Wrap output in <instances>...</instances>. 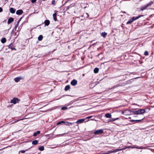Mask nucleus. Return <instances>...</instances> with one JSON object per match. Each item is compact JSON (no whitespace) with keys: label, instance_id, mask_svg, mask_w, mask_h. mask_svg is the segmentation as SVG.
Listing matches in <instances>:
<instances>
[{"label":"nucleus","instance_id":"31","mask_svg":"<svg viewBox=\"0 0 154 154\" xmlns=\"http://www.w3.org/2000/svg\"><path fill=\"white\" fill-rule=\"evenodd\" d=\"M22 17H21L20 19V20H18L17 22V24H16V25L14 27V28L15 29H16V28H17V26H18L19 24V22L20 21V20H21V19H22Z\"/></svg>","mask_w":154,"mask_h":154},{"label":"nucleus","instance_id":"41","mask_svg":"<svg viewBox=\"0 0 154 154\" xmlns=\"http://www.w3.org/2000/svg\"><path fill=\"white\" fill-rule=\"evenodd\" d=\"M20 152L22 153H24L25 152V151L24 150H22Z\"/></svg>","mask_w":154,"mask_h":154},{"label":"nucleus","instance_id":"43","mask_svg":"<svg viewBox=\"0 0 154 154\" xmlns=\"http://www.w3.org/2000/svg\"><path fill=\"white\" fill-rule=\"evenodd\" d=\"M134 121H136V120H131V122H133Z\"/></svg>","mask_w":154,"mask_h":154},{"label":"nucleus","instance_id":"3","mask_svg":"<svg viewBox=\"0 0 154 154\" xmlns=\"http://www.w3.org/2000/svg\"><path fill=\"white\" fill-rule=\"evenodd\" d=\"M20 101V100L18 99L17 98L14 97L11 100L10 103H12L14 104H16L17 103H19Z\"/></svg>","mask_w":154,"mask_h":154},{"label":"nucleus","instance_id":"45","mask_svg":"<svg viewBox=\"0 0 154 154\" xmlns=\"http://www.w3.org/2000/svg\"><path fill=\"white\" fill-rule=\"evenodd\" d=\"M124 12V13H126V12Z\"/></svg>","mask_w":154,"mask_h":154},{"label":"nucleus","instance_id":"23","mask_svg":"<svg viewBox=\"0 0 154 154\" xmlns=\"http://www.w3.org/2000/svg\"><path fill=\"white\" fill-rule=\"evenodd\" d=\"M40 133V131H38L36 132H34L33 134V136H36L37 134H39Z\"/></svg>","mask_w":154,"mask_h":154},{"label":"nucleus","instance_id":"10","mask_svg":"<svg viewBox=\"0 0 154 154\" xmlns=\"http://www.w3.org/2000/svg\"><path fill=\"white\" fill-rule=\"evenodd\" d=\"M133 80V79H131L130 80H129L127 81L126 82V83H123L122 84L123 85H126V84H131V83L132 82Z\"/></svg>","mask_w":154,"mask_h":154},{"label":"nucleus","instance_id":"32","mask_svg":"<svg viewBox=\"0 0 154 154\" xmlns=\"http://www.w3.org/2000/svg\"><path fill=\"white\" fill-rule=\"evenodd\" d=\"M64 122L63 121H61L58 122L57 123V125H59L61 124V123H64Z\"/></svg>","mask_w":154,"mask_h":154},{"label":"nucleus","instance_id":"30","mask_svg":"<svg viewBox=\"0 0 154 154\" xmlns=\"http://www.w3.org/2000/svg\"><path fill=\"white\" fill-rule=\"evenodd\" d=\"M122 85H120L119 84H118V85H115L113 86V88H112L114 89V88H117V87H119V86H122Z\"/></svg>","mask_w":154,"mask_h":154},{"label":"nucleus","instance_id":"16","mask_svg":"<svg viewBox=\"0 0 154 154\" xmlns=\"http://www.w3.org/2000/svg\"><path fill=\"white\" fill-rule=\"evenodd\" d=\"M45 25L46 26H48L49 25L50 23V21L49 20H46L44 22Z\"/></svg>","mask_w":154,"mask_h":154},{"label":"nucleus","instance_id":"39","mask_svg":"<svg viewBox=\"0 0 154 154\" xmlns=\"http://www.w3.org/2000/svg\"><path fill=\"white\" fill-rule=\"evenodd\" d=\"M126 148H126V147H124V148H121V150H124L125 149H126Z\"/></svg>","mask_w":154,"mask_h":154},{"label":"nucleus","instance_id":"2","mask_svg":"<svg viewBox=\"0 0 154 154\" xmlns=\"http://www.w3.org/2000/svg\"><path fill=\"white\" fill-rule=\"evenodd\" d=\"M146 112L145 109H140L138 110H135L133 111L134 114L135 115H140L143 114Z\"/></svg>","mask_w":154,"mask_h":154},{"label":"nucleus","instance_id":"37","mask_svg":"<svg viewBox=\"0 0 154 154\" xmlns=\"http://www.w3.org/2000/svg\"><path fill=\"white\" fill-rule=\"evenodd\" d=\"M37 0H31V2L32 3H35Z\"/></svg>","mask_w":154,"mask_h":154},{"label":"nucleus","instance_id":"38","mask_svg":"<svg viewBox=\"0 0 154 154\" xmlns=\"http://www.w3.org/2000/svg\"><path fill=\"white\" fill-rule=\"evenodd\" d=\"M126 148H133V147L131 146H129L126 147Z\"/></svg>","mask_w":154,"mask_h":154},{"label":"nucleus","instance_id":"21","mask_svg":"<svg viewBox=\"0 0 154 154\" xmlns=\"http://www.w3.org/2000/svg\"><path fill=\"white\" fill-rule=\"evenodd\" d=\"M70 88V86L69 85H67L65 87L64 90L65 91H68Z\"/></svg>","mask_w":154,"mask_h":154},{"label":"nucleus","instance_id":"9","mask_svg":"<svg viewBox=\"0 0 154 154\" xmlns=\"http://www.w3.org/2000/svg\"><path fill=\"white\" fill-rule=\"evenodd\" d=\"M23 13V11L21 9L17 10L16 12V14L18 15H20Z\"/></svg>","mask_w":154,"mask_h":154},{"label":"nucleus","instance_id":"20","mask_svg":"<svg viewBox=\"0 0 154 154\" xmlns=\"http://www.w3.org/2000/svg\"><path fill=\"white\" fill-rule=\"evenodd\" d=\"M53 17L54 20V21H56L57 20V14L56 13H54L53 14Z\"/></svg>","mask_w":154,"mask_h":154},{"label":"nucleus","instance_id":"42","mask_svg":"<svg viewBox=\"0 0 154 154\" xmlns=\"http://www.w3.org/2000/svg\"><path fill=\"white\" fill-rule=\"evenodd\" d=\"M92 117V116H88V117H86V118L88 119H89V118H91Z\"/></svg>","mask_w":154,"mask_h":154},{"label":"nucleus","instance_id":"12","mask_svg":"<svg viewBox=\"0 0 154 154\" xmlns=\"http://www.w3.org/2000/svg\"><path fill=\"white\" fill-rule=\"evenodd\" d=\"M14 20V19L12 17H10L8 20V24H10Z\"/></svg>","mask_w":154,"mask_h":154},{"label":"nucleus","instance_id":"22","mask_svg":"<svg viewBox=\"0 0 154 154\" xmlns=\"http://www.w3.org/2000/svg\"><path fill=\"white\" fill-rule=\"evenodd\" d=\"M6 39L5 38H3L1 40V42L2 43H4L6 42Z\"/></svg>","mask_w":154,"mask_h":154},{"label":"nucleus","instance_id":"13","mask_svg":"<svg viewBox=\"0 0 154 154\" xmlns=\"http://www.w3.org/2000/svg\"><path fill=\"white\" fill-rule=\"evenodd\" d=\"M147 8L146 5L141 6L140 8V10L141 11H143L145 10Z\"/></svg>","mask_w":154,"mask_h":154},{"label":"nucleus","instance_id":"17","mask_svg":"<svg viewBox=\"0 0 154 154\" xmlns=\"http://www.w3.org/2000/svg\"><path fill=\"white\" fill-rule=\"evenodd\" d=\"M121 150V149H115L114 150L112 151H110L109 152L110 153H113V152H117L120 151Z\"/></svg>","mask_w":154,"mask_h":154},{"label":"nucleus","instance_id":"34","mask_svg":"<svg viewBox=\"0 0 154 154\" xmlns=\"http://www.w3.org/2000/svg\"><path fill=\"white\" fill-rule=\"evenodd\" d=\"M68 108L67 107H63L61 108V109L63 110H64L67 109Z\"/></svg>","mask_w":154,"mask_h":154},{"label":"nucleus","instance_id":"18","mask_svg":"<svg viewBox=\"0 0 154 154\" xmlns=\"http://www.w3.org/2000/svg\"><path fill=\"white\" fill-rule=\"evenodd\" d=\"M105 116L107 118H111L112 115L110 113H107L105 114Z\"/></svg>","mask_w":154,"mask_h":154},{"label":"nucleus","instance_id":"26","mask_svg":"<svg viewBox=\"0 0 154 154\" xmlns=\"http://www.w3.org/2000/svg\"><path fill=\"white\" fill-rule=\"evenodd\" d=\"M107 35V33L106 32H103L101 34L102 36L103 37H105Z\"/></svg>","mask_w":154,"mask_h":154},{"label":"nucleus","instance_id":"35","mask_svg":"<svg viewBox=\"0 0 154 154\" xmlns=\"http://www.w3.org/2000/svg\"><path fill=\"white\" fill-rule=\"evenodd\" d=\"M52 4L53 5H55V2L54 0H53L52 1Z\"/></svg>","mask_w":154,"mask_h":154},{"label":"nucleus","instance_id":"4","mask_svg":"<svg viewBox=\"0 0 154 154\" xmlns=\"http://www.w3.org/2000/svg\"><path fill=\"white\" fill-rule=\"evenodd\" d=\"M103 133V130L102 129L97 130L94 132V133L96 135L101 134Z\"/></svg>","mask_w":154,"mask_h":154},{"label":"nucleus","instance_id":"8","mask_svg":"<svg viewBox=\"0 0 154 154\" xmlns=\"http://www.w3.org/2000/svg\"><path fill=\"white\" fill-rule=\"evenodd\" d=\"M77 81L75 79H73L71 82V84L72 86H75L77 85Z\"/></svg>","mask_w":154,"mask_h":154},{"label":"nucleus","instance_id":"14","mask_svg":"<svg viewBox=\"0 0 154 154\" xmlns=\"http://www.w3.org/2000/svg\"><path fill=\"white\" fill-rule=\"evenodd\" d=\"M15 11L16 9L13 8H11L10 9V12L12 14L14 13L15 12Z\"/></svg>","mask_w":154,"mask_h":154},{"label":"nucleus","instance_id":"7","mask_svg":"<svg viewBox=\"0 0 154 154\" xmlns=\"http://www.w3.org/2000/svg\"><path fill=\"white\" fill-rule=\"evenodd\" d=\"M85 120V119H80L78 120L75 123L77 124H80L84 122Z\"/></svg>","mask_w":154,"mask_h":154},{"label":"nucleus","instance_id":"27","mask_svg":"<svg viewBox=\"0 0 154 154\" xmlns=\"http://www.w3.org/2000/svg\"><path fill=\"white\" fill-rule=\"evenodd\" d=\"M99 69L98 68H95L94 69V72L95 73H97L99 71Z\"/></svg>","mask_w":154,"mask_h":154},{"label":"nucleus","instance_id":"24","mask_svg":"<svg viewBox=\"0 0 154 154\" xmlns=\"http://www.w3.org/2000/svg\"><path fill=\"white\" fill-rule=\"evenodd\" d=\"M20 79L21 78L20 77H17L14 79V80L15 82H19Z\"/></svg>","mask_w":154,"mask_h":154},{"label":"nucleus","instance_id":"25","mask_svg":"<svg viewBox=\"0 0 154 154\" xmlns=\"http://www.w3.org/2000/svg\"><path fill=\"white\" fill-rule=\"evenodd\" d=\"M38 143V141L37 140H35L33 141L32 142V143L33 145H36Z\"/></svg>","mask_w":154,"mask_h":154},{"label":"nucleus","instance_id":"19","mask_svg":"<svg viewBox=\"0 0 154 154\" xmlns=\"http://www.w3.org/2000/svg\"><path fill=\"white\" fill-rule=\"evenodd\" d=\"M119 119V118H112L109 120V122H112L116 120H118Z\"/></svg>","mask_w":154,"mask_h":154},{"label":"nucleus","instance_id":"33","mask_svg":"<svg viewBox=\"0 0 154 154\" xmlns=\"http://www.w3.org/2000/svg\"><path fill=\"white\" fill-rule=\"evenodd\" d=\"M144 55L145 56H147L149 55V53L147 51H145L144 53Z\"/></svg>","mask_w":154,"mask_h":154},{"label":"nucleus","instance_id":"40","mask_svg":"<svg viewBox=\"0 0 154 154\" xmlns=\"http://www.w3.org/2000/svg\"><path fill=\"white\" fill-rule=\"evenodd\" d=\"M2 11H3L2 8L0 7V12H2Z\"/></svg>","mask_w":154,"mask_h":154},{"label":"nucleus","instance_id":"5","mask_svg":"<svg viewBox=\"0 0 154 154\" xmlns=\"http://www.w3.org/2000/svg\"><path fill=\"white\" fill-rule=\"evenodd\" d=\"M131 112H133L132 110H125L122 112V113L125 115H130Z\"/></svg>","mask_w":154,"mask_h":154},{"label":"nucleus","instance_id":"15","mask_svg":"<svg viewBox=\"0 0 154 154\" xmlns=\"http://www.w3.org/2000/svg\"><path fill=\"white\" fill-rule=\"evenodd\" d=\"M153 4V2L152 1H151L148 3L146 5L147 8L149 7L150 6L152 5Z\"/></svg>","mask_w":154,"mask_h":154},{"label":"nucleus","instance_id":"44","mask_svg":"<svg viewBox=\"0 0 154 154\" xmlns=\"http://www.w3.org/2000/svg\"><path fill=\"white\" fill-rule=\"evenodd\" d=\"M8 1V0H5V1Z\"/></svg>","mask_w":154,"mask_h":154},{"label":"nucleus","instance_id":"6","mask_svg":"<svg viewBox=\"0 0 154 154\" xmlns=\"http://www.w3.org/2000/svg\"><path fill=\"white\" fill-rule=\"evenodd\" d=\"M8 48H11L12 50H16V49L14 47V45L12 43L10 44L8 46Z\"/></svg>","mask_w":154,"mask_h":154},{"label":"nucleus","instance_id":"11","mask_svg":"<svg viewBox=\"0 0 154 154\" xmlns=\"http://www.w3.org/2000/svg\"><path fill=\"white\" fill-rule=\"evenodd\" d=\"M65 124H64L66 125L67 126H70V125H72V124H73L75 123L74 122H64Z\"/></svg>","mask_w":154,"mask_h":154},{"label":"nucleus","instance_id":"29","mask_svg":"<svg viewBox=\"0 0 154 154\" xmlns=\"http://www.w3.org/2000/svg\"><path fill=\"white\" fill-rule=\"evenodd\" d=\"M44 149V147L43 146H41L38 148V149L40 151H43Z\"/></svg>","mask_w":154,"mask_h":154},{"label":"nucleus","instance_id":"36","mask_svg":"<svg viewBox=\"0 0 154 154\" xmlns=\"http://www.w3.org/2000/svg\"><path fill=\"white\" fill-rule=\"evenodd\" d=\"M143 119V118L142 119H141L140 120H136V121L137 122H141L142 121V120Z\"/></svg>","mask_w":154,"mask_h":154},{"label":"nucleus","instance_id":"1","mask_svg":"<svg viewBox=\"0 0 154 154\" xmlns=\"http://www.w3.org/2000/svg\"><path fill=\"white\" fill-rule=\"evenodd\" d=\"M143 16V15H139L137 17H133L130 18L129 20L126 23V24L128 25L131 24L134 21L137 20L141 17Z\"/></svg>","mask_w":154,"mask_h":154},{"label":"nucleus","instance_id":"28","mask_svg":"<svg viewBox=\"0 0 154 154\" xmlns=\"http://www.w3.org/2000/svg\"><path fill=\"white\" fill-rule=\"evenodd\" d=\"M43 39V36L42 35H40L38 37V40L39 41H41Z\"/></svg>","mask_w":154,"mask_h":154}]
</instances>
